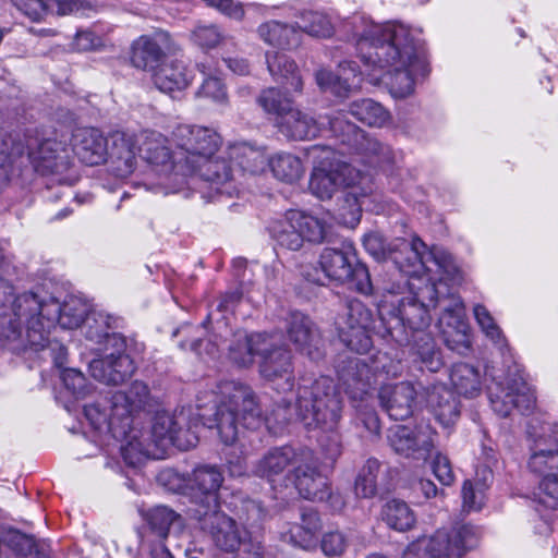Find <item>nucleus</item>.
Segmentation results:
<instances>
[{"label": "nucleus", "mask_w": 558, "mask_h": 558, "mask_svg": "<svg viewBox=\"0 0 558 558\" xmlns=\"http://www.w3.org/2000/svg\"><path fill=\"white\" fill-rule=\"evenodd\" d=\"M215 411L201 413L203 424L215 428L226 445H232L239 435V426L256 429L263 424L275 435L295 416L307 429L324 433L318 439L326 456L335 460L342 451L341 438L337 432L342 401L332 378L320 376L314 380L302 377L295 392L294 405L282 398L276 409L264 414L262 403L248 385L236 380H221L214 391Z\"/></svg>", "instance_id": "obj_1"}, {"label": "nucleus", "mask_w": 558, "mask_h": 558, "mask_svg": "<svg viewBox=\"0 0 558 558\" xmlns=\"http://www.w3.org/2000/svg\"><path fill=\"white\" fill-rule=\"evenodd\" d=\"M149 397L146 384L135 380L126 391H116L104 403L84 407L90 426L99 434L100 441L120 442V452L126 464L135 466L145 459H161L170 446L189 450L197 445V435L187 427L181 412H158L149 432L134 425V414L142 410Z\"/></svg>", "instance_id": "obj_2"}, {"label": "nucleus", "mask_w": 558, "mask_h": 558, "mask_svg": "<svg viewBox=\"0 0 558 558\" xmlns=\"http://www.w3.org/2000/svg\"><path fill=\"white\" fill-rule=\"evenodd\" d=\"M454 281L439 277L437 282L423 283L422 279H414L386 289L391 300L385 302L390 303L393 311L389 319L381 317L383 330L378 329L377 333L400 345L412 344L421 369L436 373L444 364L433 337L425 331L430 323L429 311L437 305L442 311L439 323L452 327L459 342L469 347L465 307L461 298L451 290Z\"/></svg>", "instance_id": "obj_3"}, {"label": "nucleus", "mask_w": 558, "mask_h": 558, "mask_svg": "<svg viewBox=\"0 0 558 558\" xmlns=\"http://www.w3.org/2000/svg\"><path fill=\"white\" fill-rule=\"evenodd\" d=\"M11 263L0 248V296L12 294V287L4 280ZM89 304L81 298L70 295L62 303L52 296H40L34 292L17 295L11 306V313L4 304H0V335L11 338L21 333L22 326L26 329L28 345L35 351L51 349L58 351L56 364L61 366L66 350L57 341L50 340L51 329L59 325L63 329L80 327L87 314Z\"/></svg>", "instance_id": "obj_4"}, {"label": "nucleus", "mask_w": 558, "mask_h": 558, "mask_svg": "<svg viewBox=\"0 0 558 558\" xmlns=\"http://www.w3.org/2000/svg\"><path fill=\"white\" fill-rule=\"evenodd\" d=\"M355 46L363 64L386 70L393 97L411 95L418 78L428 74L425 56L417 50L409 27L398 23L375 24L364 17L354 22Z\"/></svg>", "instance_id": "obj_5"}, {"label": "nucleus", "mask_w": 558, "mask_h": 558, "mask_svg": "<svg viewBox=\"0 0 558 558\" xmlns=\"http://www.w3.org/2000/svg\"><path fill=\"white\" fill-rule=\"evenodd\" d=\"M172 138L179 149L177 167L187 179L189 196L192 192L208 199L233 196L236 184L232 169L221 156L214 158L221 145V137L215 130L180 124L173 130Z\"/></svg>", "instance_id": "obj_6"}, {"label": "nucleus", "mask_w": 558, "mask_h": 558, "mask_svg": "<svg viewBox=\"0 0 558 558\" xmlns=\"http://www.w3.org/2000/svg\"><path fill=\"white\" fill-rule=\"evenodd\" d=\"M140 156L148 166L153 179L149 186L160 187L165 194L182 193L189 197L183 171L177 167L179 151L173 154L169 140L162 133L145 129L138 133L114 132L111 135L109 157L119 177L131 174Z\"/></svg>", "instance_id": "obj_7"}, {"label": "nucleus", "mask_w": 558, "mask_h": 558, "mask_svg": "<svg viewBox=\"0 0 558 558\" xmlns=\"http://www.w3.org/2000/svg\"><path fill=\"white\" fill-rule=\"evenodd\" d=\"M320 119L322 121H316L306 112L292 107L278 121V128L288 138L304 141L318 136L325 130L324 126L328 124L327 131L332 136L365 155L369 165L381 166L391 160L390 148L367 136L363 130L348 121L344 113L336 112Z\"/></svg>", "instance_id": "obj_8"}, {"label": "nucleus", "mask_w": 558, "mask_h": 558, "mask_svg": "<svg viewBox=\"0 0 558 558\" xmlns=\"http://www.w3.org/2000/svg\"><path fill=\"white\" fill-rule=\"evenodd\" d=\"M307 155L314 163L308 185L311 193L325 201L343 190L344 202L353 219L359 221L363 199L371 193L367 177L341 161L336 150L328 146L313 145L307 149Z\"/></svg>", "instance_id": "obj_9"}, {"label": "nucleus", "mask_w": 558, "mask_h": 558, "mask_svg": "<svg viewBox=\"0 0 558 558\" xmlns=\"http://www.w3.org/2000/svg\"><path fill=\"white\" fill-rule=\"evenodd\" d=\"M389 259L408 277L403 283L414 279H422L423 283L437 282L439 277L457 280L458 268L451 254L437 247L428 251L416 235L411 240L397 239L389 244Z\"/></svg>", "instance_id": "obj_10"}, {"label": "nucleus", "mask_w": 558, "mask_h": 558, "mask_svg": "<svg viewBox=\"0 0 558 558\" xmlns=\"http://www.w3.org/2000/svg\"><path fill=\"white\" fill-rule=\"evenodd\" d=\"M477 539V530L470 524L438 530L433 536L410 544L402 558H460L476 546Z\"/></svg>", "instance_id": "obj_11"}, {"label": "nucleus", "mask_w": 558, "mask_h": 558, "mask_svg": "<svg viewBox=\"0 0 558 558\" xmlns=\"http://www.w3.org/2000/svg\"><path fill=\"white\" fill-rule=\"evenodd\" d=\"M367 360L366 357L350 360L349 367L340 372L339 379L350 399L365 403L355 405L359 418L368 433L378 435L380 432L379 418L373 409L367 408L366 402L372 386V378L379 372L380 367L378 365H369Z\"/></svg>", "instance_id": "obj_12"}, {"label": "nucleus", "mask_w": 558, "mask_h": 558, "mask_svg": "<svg viewBox=\"0 0 558 558\" xmlns=\"http://www.w3.org/2000/svg\"><path fill=\"white\" fill-rule=\"evenodd\" d=\"M374 322V313L364 303L349 301L345 313L337 322L341 342L352 351L366 353L372 348L369 332Z\"/></svg>", "instance_id": "obj_13"}, {"label": "nucleus", "mask_w": 558, "mask_h": 558, "mask_svg": "<svg viewBox=\"0 0 558 558\" xmlns=\"http://www.w3.org/2000/svg\"><path fill=\"white\" fill-rule=\"evenodd\" d=\"M437 433L428 424L396 425L388 432L391 449L408 459L426 462L435 449Z\"/></svg>", "instance_id": "obj_14"}, {"label": "nucleus", "mask_w": 558, "mask_h": 558, "mask_svg": "<svg viewBox=\"0 0 558 558\" xmlns=\"http://www.w3.org/2000/svg\"><path fill=\"white\" fill-rule=\"evenodd\" d=\"M223 481V474L216 465H198L191 472L185 480V488L196 505L192 517L219 508V489Z\"/></svg>", "instance_id": "obj_15"}, {"label": "nucleus", "mask_w": 558, "mask_h": 558, "mask_svg": "<svg viewBox=\"0 0 558 558\" xmlns=\"http://www.w3.org/2000/svg\"><path fill=\"white\" fill-rule=\"evenodd\" d=\"M356 259L355 250L349 242H342L340 247H325L319 255V267L313 272L302 268V276L310 282L323 284V278L344 283L352 275V266Z\"/></svg>", "instance_id": "obj_16"}, {"label": "nucleus", "mask_w": 558, "mask_h": 558, "mask_svg": "<svg viewBox=\"0 0 558 558\" xmlns=\"http://www.w3.org/2000/svg\"><path fill=\"white\" fill-rule=\"evenodd\" d=\"M487 393L494 412L502 417L508 416L513 409L525 414L532 411L536 401L534 391L521 377L507 383V387L494 379L487 386Z\"/></svg>", "instance_id": "obj_17"}, {"label": "nucleus", "mask_w": 558, "mask_h": 558, "mask_svg": "<svg viewBox=\"0 0 558 558\" xmlns=\"http://www.w3.org/2000/svg\"><path fill=\"white\" fill-rule=\"evenodd\" d=\"M300 496L312 501L331 498L327 477L318 469V460L311 449L304 450L302 460L295 464L291 476Z\"/></svg>", "instance_id": "obj_18"}, {"label": "nucleus", "mask_w": 558, "mask_h": 558, "mask_svg": "<svg viewBox=\"0 0 558 558\" xmlns=\"http://www.w3.org/2000/svg\"><path fill=\"white\" fill-rule=\"evenodd\" d=\"M286 332L295 350L318 361L324 356V342L319 331L308 316L291 311L286 317Z\"/></svg>", "instance_id": "obj_19"}, {"label": "nucleus", "mask_w": 558, "mask_h": 558, "mask_svg": "<svg viewBox=\"0 0 558 558\" xmlns=\"http://www.w3.org/2000/svg\"><path fill=\"white\" fill-rule=\"evenodd\" d=\"M174 50L169 33L156 31L142 35L131 45L130 60L133 66L144 71H154L160 65L167 53Z\"/></svg>", "instance_id": "obj_20"}, {"label": "nucleus", "mask_w": 558, "mask_h": 558, "mask_svg": "<svg viewBox=\"0 0 558 558\" xmlns=\"http://www.w3.org/2000/svg\"><path fill=\"white\" fill-rule=\"evenodd\" d=\"M192 518L198 521L201 529L208 533L214 544L223 551L233 553L243 543V536L236 522L221 512L219 508L206 512L201 511L199 514Z\"/></svg>", "instance_id": "obj_21"}, {"label": "nucleus", "mask_w": 558, "mask_h": 558, "mask_svg": "<svg viewBox=\"0 0 558 558\" xmlns=\"http://www.w3.org/2000/svg\"><path fill=\"white\" fill-rule=\"evenodd\" d=\"M259 373L277 390H291L294 380V369L290 351L286 348H277L275 343L268 347L259 364Z\"/></svg>", "instance_id": "obj_22"}, {"label": "nucleus", "mask_w": 558, "mask_h": 558, "mask_svg": "<svg viewBox=\"0 0 558 558\" xmlns=\"http://www.w3.org/2000/svg\"><path fill=\"white\" fill-rule=\"evenodd\" d=\"M116 350L105 357L94 360L89 364L92 376L108 385H119L130 378L135 372L134 361L124 353L123 348L113 347Z\"/></svg>", "instance_id": "obj_23"}, {"label": "nucleus", "mask_w": 558, "mask_h": 558, "mask_svg": "<svg viewBox=\"0 0 558 558\" xmlns=\"http://www.w3.org/2000/svg\"><path fill=\"white\" fill-rule=\"evenodd\" d=\"M304 450L307 448H294L288 445L274 447L256 462L254 473L259 477L274 481L276 476L288 471L291 477L295 464L302 460Z\"/></svg>", "instance_id": "obj_24"}, {"label": "nucleus", "mask_w": 558, "mask_h": 558, "mask_svg": "<svg viewBox=\"0 0 558 558\" xmlns=\"http://www.w3.org/2000/svg\"><path fill=\"white\" fill-rule=\"evenodd\" d=\"M221 158H225L227 165L233 171L236 184V192L233 195L239 193L238 173H260L265 170L268 161L266 153L262 147H256L245 142L229 145Z\"/></svg>", "instance_id": "obj_25"}, {"label": "nucleus", "mask_w": 558, "mask_h": 558, "mask_svg": "<svg viewBox=\"0 0 558 558\" xmlns=\"http://www.w3.org/2000/svg\"><path fill=\"white\" fill-rule=\"evenodd\" d=\"M378 398L381 408L391 418L405 420L413 413L416 390L410 381L386 384L380 387Z\"/></svg>", "instance_id": "obj_26"}, {"label": "nucleus", "mask_w": 558, "mask_h": 558, "mask_svg": "<svg viewBox=\"0 0 558 558\" xmlns=\"http://www.w3.org/2000/svg\"><path fill=\"white\" fill-rule=\"evenodd\" d=\"M361 70L354 61H343L338 65L335 74L329 70L320 69L315 74L319 88L330 92L337 97H348L351 90L361 83Z\"/></svg>", "instance_id": "obj_27"}, {"label": "nucleus", "mask_w": 558, "mask_h": 558, "mask_svg": "<svg viewBox=\"0 0 558 558\" xmlns=\"http://www.w3.org/2000/svg\"><path fill=\"white\" fill-rule=\"evenodd\" d=\"M73 151L87 166H96L106 160L107 140L95 128H78L72 135Z\"/></svg>", "instance_id": "obj_28"}, {"label": "nucleus", "mask_w": 558, "mask_h": 558, "mask_svg": "<svg viewBox=\"0 0 558 558\" xmlns=\"http://www.w3.org/2000/svg\"><path fill=\"white\" fill-rule=\"evenodd\" d=\"M426 405L435 418L445 427L453 425L460 416V403L454 393L444 384L425 388Z\"/></svg>", "instance_id": "obj_29"}, {"label": "nucleus", "mask_w": 558, "mask_h": 558, "mask_svg": "<svg viewBox=\"0 0 558 558\" xmlns=\"http://www.w3.org/2000/svg\"><path fill=\"white\" fill-rule=\"evenodd\" d=\"M26 149L35 169L43 173L59 172L68 165L64 145L54 138H46L36 146L28 142Z\"/></svg>", "instance_id": "obj_30"}, {"label": "nucleus", "mask_w": 558, "mask_h": 558, "mask_svg": "<svg viewBox=\"0 0 558 558\" xmlns=\"http://www.w3.org/2000/svg\"><path fill=\"white\" fill-rule=\"evenodd\" d=\"M272 344L274 338L267 333L238 332L229 348V356L236 365L248 367L254 363L256 355L263 359L267 348Z\"/></svg>", "instance_id": "obj_31"}, {"label": "nucleus", "mask_w": 558, "mask_h": 558, "mask_svg": "<svg viewBox=\"0 0 558 558\" xmlns=\"http://www.w3.org/2000/svg\"><path fill=\"white\" fill-rule=\"evenodd\" d=\"M548 432L537 436L531 447L529 468L534 473L558 472V432L551 428Z\"/></svg>", "instance_id": "obj_32"}, {"label": "nucleus", "mask_w": 558, "mask_h": 558, "mask_svg": "<svg viewBox=\"0 0 558 558\" xmlns=\"http://www.w3.org/2000/svg\"><path fill=\"white\" fill-rule=\"evenodd\" d=\"M151 81L161 93L172 95L184 90L192 83L193 74L182 61L173 60L151 71Z\"/></svg>", "instance_id": "obj_33"}, {"label": "nucleus", "mask_w": 558, "mask_h": 558, "mask_svg": "<svg viewBox=\"0 0 558 558\" xmlns=\"http://www.w3.org/2000/svg\"><path fill=\"white\" fill-rule=\"evenodd\" d=\"M12 2L33 22L41 21L48 13L70 14L81 5V0H12Z\"/></svg>", "instance_id": "obj_34"}, {"label": "nucleus", "mask_w": 558, "mask_h": 558, "mask_svg": "<svg viewBox=\"0 0 558 558\" xmlns=\"http://www.w3.org/2000/svg\"><path fill=\"white\" fill-rule=\"evenodd\" d=\"M267 68L275 81L289 85L294 92L301 93L303 81L296 63L280 52L266 53Z\"/></svg>", "instance_id": "obj_35"}, {"label": "nucleus", "mask_w": 558, "mask_h": 558, "mask_svg": "<svg viewBox=\"0 0 558 558\" xmlns=\"http://www.w3.org/2000/svg\"><path fill=\"white\" fill-rule=\"evenodd\" d=\"M450 381L457 393L465 398H475L482 391V379L478 369L466 363L452 365Z\"/></svg>", "instance_id": "obj_36"}, {"label": "nucleus", "mask_w": 558, "mask_h": 558, "mask_svg": "<svg viewBox=\"0 0 558 558\" xmlns=\"http://www.w3.org/2000/svg\"><path fill=\"white\" fill-rule=\"evenodd\" d=\"M259 37L268 45L289 49L300 43V32L295 25H288L277 21H270L258 27Z\"/></svg>", "instance_id": "obj_37"}, {"label": "nucleus", "mask_w": 558, "mask_h": 558, "mask_svg": "<svg viewBox=\"0 0 558 558\" xmlns=\"http://www.w3.org/2000/svg\"><path fill=\"white\" fill-rule=\"evenodd\" d=\"M84 333L87 339L97 343L106 340L112 347L123 348L125 339L118 333H109V323L101 313L90 312L84 319Z\"/></svg>", "instance_id": "obj_38"}, {"label": "nucleus", "mask_w": 558, "mask_h": 558, "mask_svg": "<svg viewBox=\"0 0 558 558\" xmlns=\"http://www.w3.org/2000/svg\"><path fill=\"white\" fill-rule=\"evenodd\" d=\"M271 238L280 245L290 251H299L303 246V238L294 221L291 220L290 210L281 218L274 220L269 226Z\"/></svg>", "instance_id": "obj_39"}, {"label": "nucleus", "mask_w": 558, "mask_h": 558, "mask_svg": "<svg viewBox=\"0 0 558 558\" xmlns=\"http://www.w3.org/2000/svg\"><path fill=\"white\" fill-rule=\"evenodd\" d=\"M350 114L360 122L375 128H383L390 121V113L373 99H361L350 105Z\"/></svg>", "instance_id": "obj_40"}, {"label": "nucleus", "mask_w": 558, "mask_h": 558, "mask_svg": "<svg viewBox=\"0 0 558 558\" xmlns=\"http://www.w3.org/2000/svg\"><path fill=\"white\" fill-rule=\"evenodd\" d=\"M274 175L286 183H293L300 180L304 173L301 159L289 153H279L268 159Z\"/></svg>", "instance_id": "obj_41"}, {"label": "nucleus", "mask_w": 558, "mask_h": 558, "mask_svg": "<svg viewBox=\"0 0 558 558\" xmlns=\"http://www.w3.org/2000/svg\"><path fill=\"white\" fill-rule=\"evenodd\" d=\"M383 520L396 531H408L415 524V515L407 502L398 499L388 501L383 508Z\"/></svg>", "instance_id": "obj_42"}, {"label": "nucleus", "mask_w": 558, "mask_h": 558, "mask_svg": "<svg viewBox=\"0 0 558 558\" xmlns=\"http://www.w3.org/2000/svg\"><path fill=\"white\" fill-rule=\"evenodd\" d=\"M290 217L296 228H299L303 242L307 241L318 244L325 240L327 226L322 219L300 210H290Z\"/></svg>", "instance_id": "obj_43"}, {"label": "nucleus", "mask_w": 558, "mask_h": 558, "mask_svg": "<svg viewBox=\"0 0 558 558\" xmlns=\"http://www.w3.org/2000/svg\"><path fill=\"white\" fill-rule=\"evenodd\" d=\"M380 466V462L375 458L366 460L354 483V492L357 497L373 498L377 494V477Z\"/></svg>", "instance_id": "obj_44"}, {"label": "nucleus", "mask_w": 558, "mask_h": 558, "mask_svg": "<svg viewBox=\"0 0 558 558\" xmlns=\"http://www.w3.org/2000/svg\"><path fill=\"white\" fill-rule=\"evenodd\" d=\"M536 511L547 521L543 514L544 509L556 510L558 508V472L544 475L538 485V490L534 494Z\"/></svg>", "instance_id": "obj_45"}, {"label": "nucleus", "mask_w": 558, "mask_h": 558, "mask_svg": "<svg viewBox=\"0 0 558 558\" xmlns=\"http://www.w3.org/2000/svg\"><path fill=\"white\" fill-rule=\"evenodd\" d=\"M295 27L300 34L303 32L314 37H329L332 34V24L329 17L315 11L302 13Z\"/></svg>", "instance_id": "obj_46"}, {"label": "nucleus", "mask_w": 558, "mask_h": 558, "mask_svg": "<svg viewBox=\"0 0 558 558\" xmlns=\"http://www.w3.org/2000/svg\"><path fill=\"white\" fill-rule=\"evenodd\" d=\"M257 102L265 112L275 114L277 122L293 107L292 100L283 96L280 89L275 87L262 90Z\"/></svg>", "instance_id": "obj_47"}, {"label": "nucleus", "mask_w": 558, "mask_h": 558, "mask_svg": "<svg viewBox=\"0 0 558 558\" xmlns=\"http://www.w3.org/2000/svg\"><path fill=\"white\" fill-rule=\"evenodd\" d=\"M25 147L11 136L0 135V186L9 181L12 163L22 157Z\"/></svg>", "instance_id": "obj_48"}, {"label": "nucleus", "mask_w": 558, "mask_h": 558, "mask_svg": "<svg viewBox=\"0 0 558 558\" xmlns=\"http://www.w3.org/2000/svg\"><path fill=\"white\" fill-rule=\"evenodd\" d=\"M473 313L476 323L485 336L500 349L507 347V340L489 311L484 305L476 304Z\"/></svg>", "instance_id": "obj_49"}, {"label": "nucleus", "mask_w": 558, "mask_h": 558, "mask_svg": "<svg viewBox=\"0 0 558 558\" xmlns=\"http://www.w3.org/2000/svg\"><path fill=\"white\" fill-rule=\"evenodd\" d=\"M177 518L178 514L172 509L165 506H157L150 509L145 515V520L150 530L160 539L167 538L169 529Z\"/></svg>", "instance_id": "obj_50"}, {"label": "nucleus", "mask_w": 558, "mask_h": 558, "mask_svg": "<svg viewBox=\"0 0 558 558\" xmlns=\"http://www.w3.org/2000/svg\"><path fill=\"white\" fill-rule=\"evenodd\" d=\"M485 489L483 485H475L472 481H464L462 485L463 509L468 512L478 511L485 502Z\"/></svg>", "instance_id": "obj_51"}, {"label": "nucleus", "mask_w": 558, "mask_h": 558, "mask_svg": "<svg viewBox=\"0 0 558 558\" xmlns=\"http://www.w3.org/2000/svg\"><path fill=\"white\" fill-rule=\"evenodd\" d=\"M191 38L198 47L210 49L220 44L223 35L215 25H199L192 32Z\"/></svg>", "instance_id": "obj_52"}, {"label": "nucleus", "mask_w": 558, "mask_h": 558, "mask_svg": "<svg viewBox=\"0 0 558 558\" xmlns=\"http://www.w3.org/2000/svg\"><path fill=\"white\" fill-rule=\"evenodd\" d=\"M61 379L68 390L76 398H83L88 393L87 380L82 372L75 368H65L61 373Z\"/></svg>", "instance_id": "obj_53"}, {"label": "nucleus", "mask_w": 558, "mask_h": 558, "mask_svg": "<svg viewBox=\"0 0 558 558\" xmlns=\"http://www.w3.org/2000/svg\"><path fill=\"white\" fill-rule=\"evenodd\" d=\"M347 281L361 294L371 295L373 293L369 271L364 264L359 263L356 259L352 266V275Z\"/></svg>", "instance_id": "obj_54"}, {"label": "nucleus", "mask_w": 558, "mask_h": 558, "mask_svg": "<svg viewBox=\"0 0 558 558\" xmlns=\"http://www.w3.org/2000/svg\"><path fill=\"white\" fill-rule=\"evenodd\" d=\"M432 471L436 478L445 486H450L456 481V475L449 458L441 453L436 452L432 460Z\"/></svg>", "instance_id": "obj_55"}, {"label": "nucleus", "mask_w": 558, "mask_h": 558, "mask_svg": "<svg viewBox=\"0 0 558 558\" xmlns=\"http://www.w3.org/2000/svg\"><path fill=\"white\" fill-rule=\"evenodd\" d=\"M197 95L210 98L217 102H225L227 100V92L223 83L219 77L210 73H208V77L204 80Z\"/></svg>", "instance_id": "obj_56"}, {"label": "nucleus", "mask_w": 558, "mask_h": 558, "mask_svg": "<svg viewBox=\"0 0 558 558\" xmlns=\"http://www.w3.org/2000/svg\"><path fill=\"white\" fill-rule=\"evenodd\" d=\"M288 541L302 549L311 550L316 548L318 537H316L312 532H308L300 524H294L291 526L287 534Z\"/></svg>", "instance_id": "obj_57"}, {"label": "nucleus", "mask_w": 558, "mask_h": 558, "mask_svg": "<svg viewBox=\"0 0 558 558\" xmlns=\"http://www.w3.org/2000/svg\"><path fill=\"white\" fill-rule=\"evenodd\" d=\"M320 547L327 556H339L347 547V538L339 531L328 532L324 534Z\"/></svg>", "instance_id": "obj_58"}, {"label": "nucleus", "mask_w": 558, "mask_h": 558, "mask_svg": "<svg viewBox=\"0 0 558 558\" xmlns=\"http://www.w3.org/2000/svg\"><path fill=\"white\" fill-rule=\"evenodd\" d=\"M363 245L365 250L376 259L389 258V245H386L385 240L380 234H366L363 239Z\"/></svg>", "instance_id": "obj_59"}, {"label": "nucleus", "mask_w": 558, "mask_h": 558, "mask_svg": "<svg viewBox=\"0 0 558 558\" xmlns=\"http://www.w3.org/2000/svg\"><path fill=\"white\" fill-rule=\"evenodd\" d=\"M208 5L216 8L221 13L240 20L244 15V10L241 3H235L233 0H204Z\"/></svg>", "instance_id": "obj_60"}, {"label": "nucleus", "mask_w": 558, "mask_h": 558, "mask_svg": "<svg viewBox=\"0 0 558 558\" xmlns=\"http://www.w3.org/2000/svg\"><path fill=\"white\" fill-rule=\"evenodd\" d=\"M301 526L312 532L316 537L322 529V522L317 511L314 509H304L301 513Z\"/></svg>", "instance_id": "obj_61"}, {"label": "nucleus", "mask_w": 558, "mask_h": 558, "mask_svg": "<svg viewBox=\"0 0 558 558\" xmlns=\"http://www.w3.org/2000/svg\"><path fill=\"white\" fill-rule=\"evenodd\" d=\"M242 511L245 514V520L253 523L260 521L265 515L260 504L252 499L243 500Z\"/></svg>", "instance_id": "obj_62"}, {"label": "nucleus", "mask_w": 558, "mask_h": 558, "mask_svg": "<svg viewBox=\"0 0 558 558\" xmlns=\"http://www.w3.org/2000/svg\"><path fill=\"white\" fill-rule=\"evenodd\" d=\"M95 36L90 32H80L76 35L75 44L80 49L88 50L95 46Z\"/></svg>", "instance_id": "obj_63"}, {"label": "nucleus", "mask_w": 558, "mask_h": 558, "mask_svg": "<svg viewBox=\"0 0 558 558\" xmlns=\"http://www.w3.org/2000/svg\"><path fill=\"white\" fill-rule=\"evenodd\" d=\"M228 469L231 476H242L246 472V463L243 458L228 460Z\"/></svg>", "instance_id": "obj_64"}]
</instances>
